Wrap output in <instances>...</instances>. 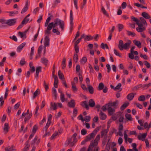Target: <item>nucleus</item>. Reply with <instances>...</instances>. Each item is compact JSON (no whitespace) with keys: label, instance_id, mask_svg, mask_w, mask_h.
Segmentation results:
<instances>
[{"label":"nucleus","instance_id":"8","mask_svg":"<svg viewBox=\"0 0 151 151\" xmlns=\"http://www.w3.org/2000/svg\"><path fill=\"white\" fill-rule=\"evenodd\" d=\"M42 68L41 66H39L36 68V73L35 76V78H37L38 77L39 72H41Z\"/></svg>","mask_w":151,"mask_h":151},{"label":"nucleus","instance_id":"44","mask_svg":"<svg viewBox=\"0 0 151 151\" xmlns=\"http://www.w3.org/2000/svg\"><path fill=\"white\" fill-rule=\"evenodd\" d=\"M151 85V83H149L147 84H144L142 85V88H144L145 89H147Z\"/></svg>","mask_w":151,"mask_h":151},{"label":"nucleus","instance_id":"23","mask_svg":"<svg viewBox=\"0 0 151 151\" xmlns=\"http://www.w3.org/2000/svg\"><path fill=\"white\" fill-rule=\"evenodd\" d=\"M88 91L91 94H93L94 92V89L93 87L89 84L87 85Z\"/></svg>","mask_w":151,"mask_h":151},{"label":"nucleus","instance_id":"26","mask_svg":"<svg viewBox=\"0 0 151 151\" xmlns=\"http://www.w3.org/2000/svg\"><path fill=\"white\" fill-rule=\"evenodd\" d=\"M122 86V84L120 83H119L114 88V90L115 91H117L119 90V91H122V88H121Z\"/></svg>","mask_w":151,"mask_h":151},{"label":"nucleus","instance_id":"40","mask_svg":"<svg viewBox=\"0 0 151 151\" xmlns=\"http://www.w3.org/2000/svg\"><path fill=\"white\" fill-rule=\"evenodd\" d=\"M60 0H55L54 2V3L52 4V7L54 8L56 6L57 4L58 3H60Z\"/></svg>","mask_w":151,"mask_h":151},{"label":"nucleus","instance_id":"47","mask_svg":"<svg viewBox=\"0 0 151 151\" xmlns=\"http://www.w3.org/2000/svg\"><path fill=\"white\" fill-rule=\"evenodd\" d=\"M127 35L129 36H132L134 37L135 36L136 34L134 32H132L129 31H127Z\"/></svg>","mask_w":151,"mask_h":151},{"label":"nucleus","instance_id":"20","mask_svg":"<svg viewBox=\"0 0 151 151\" xmlns=\"http://www.w3.org/2000/svg\"><path fill=\"white\" fill-rule=\"evenodd\" d=\"M134 97V94L133 93H131L128 94L127 96V99L129 101L132 100Z\"/></svg>","mask_w":151,"mask_h":151},{"label":"nucleus","instance_id":"17","mask_svg":"<svg viewBox=\"0 0 151 151\" xmlns=\"http://www.w3.org/2000/svg\"><path fill=\"white\" fill-rule=\"evenodd\" d=\"M100 118L101 120H104L106 118V115L103 113L101 111L100 113L99 114Z\"/></svg>","mask_w":151,"mask_h":151},{"label":"nucleus","instance_id":"54","mask_svg":"<svg viewBox=\"0 0 151 151\" xmlns=\"http://www.w3.org/2000/svg\"><path fill=\"white\" fill-rule=\"evenodd\" d=\"M101 10L102 12H103V14L104 15H106L107 16H109L108 14L106 12V11L104 7L103 6H102L101 7Z\"/></svg>","mask_w":151,"mask_h":151},{"label":"nucleus","instance_id":"35","mask_svg":"<svg viewBox=\"0 0 151 151\" xmlns=\"http://www.w3.org/2000/svg\"><path fill=\"white\" fill-rule=\"evenodd\" d=\"M27 32V31H26L24 32V33H23L21 32H18V34L19 36H20V37L21 38H24L25 37V38H26V35L25 33Z\"/></svg>","mask_w":151,"mask_h":151},{"label":"nucleus","instance_id":"6","mask_svg":"<svg viewBox=\"0 0 151 151\" xmlns=\"http://www.w3.org/2000/svg\"><path fill=\"white\" fill-rule=\"evenodd\" d=\"M50 38L48 35H47L45 38L44 45L45 47H49L50 45Z\"/></svg>","mask_w":151,"mask_h":151},{"label":"nucleus","instance_id":"63","mask_svg":"<svg viewBox=\"0 0 151 151\" xmlns=\"http://www.w3.org/2000/svg\"><path fill=\"white\" fill-rule=\"evenodd\" d=\"M134 52H130L129 54V57L131 59H133L134 58L133 55Z\"/></svg>","mask_w":151,"mask_h":151},{"label":"nucleus","instance_id":"15","mask_svg":"<svg viewBox=\"0 0 151 151\" xmlns=\"http://www.w3.org/2000/svg\"><path fill=\"white\" fill-rule=\"evenodd\" d=\"M68 105L70 107L74 108L75 106V101L73 99L71 100L70 102L68 103Z\"/></svg>","mask_w":151,"mask_h":151},{"label":"nucleus","instance_id":"30","mask_svg":"<svg viewBox=\"0 0 151 151\" xmlns=\"http://www.w3.org/2000/svg\"><path fill=\"white\" fill-rule=\"evenodd\" d=\"M129 102L124 103L120 107L121 110H124L129 105Z\"/></svg>","mask_w":151,"mask_h":151},{"label":"nucleus","instance_id":"49","mask_svg":"<svg viewBox=\"0 0 151 151\" xmlns=\"http://www.w3.org/2000/svg\"><path fill=\"white\" fill-rule=\"evenodd\" d=\"M78 114V110L76 109L75 108L74 109L73 111V117H76Z\"/></svg>","mask_w":151,"mask_h":151},{"label":"nucleus","instance_id":"46","mask_svg":"<svg viewBox=\"0 0 151 151\" xmlns=\"http://www.w3.org/2000/svg\"><path fill=\"white\" fill-rule=\"evenodd\" d=\"M78 56L77 54H75L73 56V60L75 61V62L77 63L78 60Z\"/></svg>","mask_w":151,"mask_h":151},{"label":"nucleus","instance_id":"55","mask_svg":"<svg viewBox=\"0 0 151 151\" xmlns=\"http://www.w3.org/2000/svg\"><path fill=\"white\" fill-rule=\"evenodd\" d=\"M26 63V62L25 60V59L24 58H22L20 62V64L21 66L23 65Z\"/></svg>","mask_w":151,"mask_h":151},{"label":"nucleus","instance_id":"39","mask_svg":"<svg viewBox=\"0 0 151 151\" xmlns=\"http://www.w3.org/2000/svg\"><path fill=\"white\" fill-rule=\"evenodd\" d=\"M104 87V85L103 83H100L98 86V90L99 91L103 89Z\"/></svg>","mask_w":151,"mask_h":151},{"label":"nucleus","instance_id":"16","mask_svg":"<svg viewBox=\"0 0 151 151\" xmlns=\"http://www.w3.org/2000/svg\"><path fill=\"white\" fill-rule=\"evenodd\" d=\"M95 105L94 101L93 99H90L88 102V106L91 107H94Z\"/></svg>","mask_w":151,"mask_h":151},{"label":"nucleus","instance_id":"31","mask_svg":"<svg viewBox=\"0 0 151 151\" xmlns=\"http://www.w3.org/2000/svg\"><path fill=\"white\" fill-rule=\"evenodd\" d=\"M40 93V91L39 89H37L33 94V99H35L38 95Z\"/></svg>","mask_w":151,"mask_h":151},{"label":"nucleus","instance_id":"52","mask_svg":"<svg viewBox=\"0 0 151 151\" xmlns=\"http://www.w3.org/2000/svg\"><path fill=\"white\" fill-rule=\"evenodd\" d=\"M142 85L141 84H139L135 86L133 88V90H137L141 87H142Z\"/></svg>","mask_w":151,"mask_h":151},{"label":"nucleus","instance_id":"38","mask_svg":"<svg viewBox=\"0 0 151 151\" xmlns=\"http://www.w3.org/2000/svg\"><path fill=\"white\" fill-rule=\"evenodd\" d=\"M101 47L103 49H104L105 48L108 49H109V47L106 44H104L103 43H102L101 44Z\"/></svg>","mask_w":151,"mask_h":151},{"label":"nucleus","instance_id":"61","mask_svg":"<svg viewBox=\"0 0 151 151\" xmlns=\"http://www.w3.org/2000/svg\"><path fill=\"white\" fill-rule=\"evenodd\" d=\"M87 61V59L86 57H83L82 58L81 60V63H83H83H85Z\"/></svg>","mask_w":151,"mask_h":151},{"label":"nucleus","instance_id":"34","mask_svg":"<svg viewBox=\"0 0 151 151\" xmlns=\"http://www.w3.org/2000/svg\"><path fill=\"white\" fill-rule=\"evenodd\" d=\"M58 75L60 79H65L63 74L62 73L60 70L58 71Z\"/></svg>","mask_w":151,"mask_h":151},{"label":"nucleus","instance_id":"22","mask_svg":"<svg viewBox=\"0 0 151 151\" xmlns=\"http://www.w3.org/2000/svg\"><path fill=\"white\" fill-rule=\"evenodd\" d=\"M142 15L145 18L149 19L151 17L147 13L144 12L142 14Z\"/></svg>","mask_w":151,"mask_h":151},{"label":"nucleus","instance_id":"10","mask_svg":"<svg viewBox=\"0 0 151 151\" xmlns=\"http://www.w3.org/2000/svg\"><path fill=\"white\" fill-rule=\"evenodd\" d=\"M95 136L93 133H91L86 137V141L88 142L90 141L92 139L94 138Z\"/></svg>","mask_w":151,"mask_h":151},{"label":"nucleus","instance_id":"32","mask_svg":"<svg viewBox=\"0 0 151 151\" xmlns=\"http://www.w3.org/2000/svg\"><path fill=\"white\" fill-rule=\"evenodd\" d=\"M66 59L65 58H64L63 59V61L61 64V66L63 69H64L66 67Z\"/></svg>","mask_w":151,"mask_h":151},{"label":"nucleus","instance_id":"58","mask_svg":"<svg viewBox=\"0 0 151 151\" xmlns=\"http://www.w3.org/2000/svg\"><path fill=\"white\" fill-rule=\"evenodd\" d=\"M91 119V117L89 116H86L85 117V118L84 119V121L86 122H88Z\"/></svg>","mask_w":151,"mask_h":151},{"label":"nucleus","instance_id":"43","mask_svg":"<svg viewBox=\"0 0 151 151\" xmlns=\"http://www.w3.org/2000/svg\"><path fill=\"white\" fill-rule=\"evenodd\" d=\"M118 27L119 32L121 31L124 28V26L122 24H118Z\"/></svg>","mask_w":151,"mask_h":151},{"label":"nucleus","instance_id":"18","mask_svg":"<svg viewBox=\"0 0 151 151\" xmlns=\"http://www.w3.org/2000/svg\"><path fill=\"white\" fill-rule=\"evenodd\" d=\"M30 15V14H28L24 18L22 22V24H26L29 22V19L27 18L29 17Z\"/></svg>","mask_w":151,"mask_h":151},{"label":"nucleus","instance_id":"51","mask_svg":"<svg viewBox=\"0 0 151 151\" xmlns=\"http://www.w3.org/2000/svg\"><path fill=\"white\" fill-rule=\"evenodd\" d=\"M52 31L53 33H56V35H59L60 34V32L58 30L55 28H53Z\"/></svg>","mask_w":151,"mask_h":151},{"label":"nucleus","instance_id":"36","mask_svg":"<svg viewBox=\"0 0 151 151\" xmlns=\"http://www.w3.org/2000/svg\"><path fill=\"white\" fill-rule=\"evenodd\" d=\"M101 127V126L97 127L92 132L93 133L94 136H95L99 130L100 129Z\"/></svg>","mask_w":151,"mask_h":151},{"label":"nucleus","instance_id":"14","mask_svg":"<svg viewBox=\"0 0 151 151\" xmlns=\"http://www.w3.org/2000/svg\"><path fill=\"white\" fill-rule=\"evenodd\" d=\"M26 44L25 42H23L20 45L17 47V51L18 52H20L23 47L25 46Z\"/></svg>","mask_w":151,"mask_h":151},{"label":"nucleus","instance_id":"42","mask_svg":"<svg viewBox=\"0 0 151 151\" xmlns=\"http://www.w3.org/2000/svg\"><path fill=\"white\" fill-rule=\"evenodd\" d=\"M73 14L72 10H70V22H73Z\"/></svg>","mask_w":151,"mask_h":151},{"label":"nucleus","instance_id":"25","mask_svg":"<svg viewBox=\"0 0 151 151\" xmlns=\"http://www.w3.org/2000/svg\"><path fill=\"white\" fill-rule=\"evenodd\" d=\"M93 37L91 36L90 35H85V37H84V41H90L93 40Z\"/></svg>","mask_w":151,"mask_h":151},{"label":"nucleus","instance_id":"60","mask_svg":"<svg viewBox=\"0 0 151 151\" xmlns=\"http://www.w3.org/2000/svg\"><path fill=\"white\" fill-rule=\"evenodd\" d=\"M74 49L76 52V54L78 53L79 51V47L78 45H74Z\"/></svg>","mask_w":151,"mask_h":151},{"label":"nucleus","instance_id":"33","mask_svg":"<svg viewBox=\"0 0 151 151\" xmlns=\"http://www.w3.org/2000/svg\"><path fill=\"white\" fill-rule=\"evenodd\" d=\"M72 88L73 91H77V89L75 85V83L73 82L71 83Z\"/></svg>","mask_w":151,"mask_h":151},{"label":"nucleus","instance_id":"5","mask_svg":"<svg viewBox=\"0 0 151 151\" xmlns=\"http://www.w3.org/2000/svg\"><path fill=\"white\" fill-rule=\"evenodd\" d=\"M148 129H149L148 128L147 130V132H148ZM147 135V132H146V133L142 134L141 136L139 135H138L137 136V138L139 140H141L142 141H144L145 140V138Z\"/></svg>","mask_w":151,"mask_h":151},{"label":"nucleus","instance_id":"1","mask_svg":"<svg viewBox=\"0 0 151 151\" xmlns=\"http://www.w3.org/2000/svg\"><path fill=\"white\" fill-rule=\"evenodd\" d=\"M58 25L60 26V27L62 30H63L65 25L64 22L58 18L55 19L54 22L50 23L47 27V29H48V30H51L52 27L53 28H55Z\"/></svg>","mask_w":151,"mask_h":151},{"label":"nucleus","instance_id":"57","mask_svg":"<svg viewBox=\"0 0 151 151\" xmlns=\"http://www.w3.org/2000/svg\"><path fill=\"white\" fill-rule=\"evenodd\" d=\"M65 96L64 94L63 93L61 94L60 95V100L61 101L63 102L65 101Z\"/></svg>","mask_w":151,"mask_h":151},{"label":"nucleus","instance_id":"11","mask_svg":"<svg viewBox=\"0 0 151 151\" xmlns=\"http://www.w3.org/2000/svg\"><path fill=\"white\" fill-rule=\"evenodd\" d=\"M9 124L8 123H6L4 124V130L5 134H7L9 132Z\"/></svg>","mask_w":151,"mask_h":151},{"label":"nucleus","instance_id":"41","mask_svg":"<svg viewBox=\"0 0 151 151\" xmlns=\"http://www.w3.org/2000/svg\"><path fill=\"white\" fill-rule=\"evenodd\" d=\"M126 118L129 121H132V119L131 114H126L125 115Z\"/></svg>","mask_w":151,"mask_h":151},{"label":"nucleus","instance_id":"4","mask_svg":"<svg viewBox=\"0 0 151 151\" xmlns=\"http://www.w3.org/2000/svg\"><path fill=\"white\" fill-rule=\"evenodd\" d=\"M100 139V135L99 134H98L96 136L95 139L93 142L91 143L90 145V146H94L95 145H97L98 141Z\"/></svg>","mask_w":151,"mask_h":151},{"label":"nucleus","instance_id":"27","mask_svg":"<svg viewBox=\"0 0 151 151\" xmlns=\"http://www.w3.org/2000/svg\"><path fill=\"white\" fill-rule=\"evenodd\" d=\"M6 151H16V149H14L13 145H12L11 147H8L5 148Z\"/></svg>","mask_w":151,"mask_h":151},{"label":"nucleus","instance_id":"56","mask_svg":"<svg viewBox=\"0 0 151 151\" xmlns=\"http://www.w3.org/2000/svg\"><path fill=\"white\" fill-rule=\"evenodd\" d=\"M38 129L37 126L36 125H35L33 127L32 129V132L34 133H35Z\"/></svg>","mask_w":151,"mask_h":151},{"label":"nucleus","instance_id":"37","mask_svg":"<svg viewBox=\"0 0 151 151\" xmlns=\"http://www.w3.org/2000/svg\"><path fill=\"white\" fill-rule=\"evenodd\" d=\"M51 107L54 110H56L57 109V104L55 103L51 102L50 103Z\"/></svg>","mask_w":151,"mask_h":151},{"label":"nucleus","instance_id":"53","mask_svg":"<svg viewBox=\"0 0 151 151\" xmlns=\"http://www.w3.org/2000/svg\"><path fill=\"white\" fill-rule=\"evenodd\" d=\"M131 19L132 20L136 22V23L138 22H140V21L137 18H135L133 16L131 17Z\"/></svg>","mask_w":151,"mask_h":151},{"label":"nucleus","instance_id":"19","mask_svg":"<svg viewBox=\"0 0 151 151\" xmlns=\"http://www.w3.org/2000/svg\"><path fill=\"white\" fill-rule=\"evenodd\" d=\"M118 103V101L116 100L115 102L109 103L106 104V105H107L108 106H116V104Z\"/></svg>","mask_w":151,"mask_h":151},{"label":"nucleus","instance_id":"7","mask_svg":"<svg viewBox=\"0 0 151 151\" xmlns=\"http://www.w3.org/2000/svg\"><path fill=\"white\" fill-rule=\"evenodd\" d=\"M16 19H11L7 20V24L9 26H12L14 25L16 23Z\"/></svg>","mask_w":151,"mask_h":151},{"label":"nucleus","instance_id":"9","mask_svg":"<svg viewBox=\"0 0 151 151\" xmlns=\"http://www.w3.org/2000/svg\"><path fill=\"white\" fill-rule=\"evenodd\" d=\"M28 0H27L26 2L25 5V6L23 8L21 12V14H23L24 12L27 11L29 7L28 5Z\"/></svg>","mask_w":151,"mask_h":151},{"label":"nucleus","instance_id":"13","mask_svg":"<svg viewBox=\"0 0 151 151\" xmlns=\"http://www.w3.org/2000/svg\"><path fill=\"white\" fill-rule=\"evenodd\" d=\"M107 109L108 114L110 116L112 115L115 111V109H112L111 107L107 106Z\"/></svg>","mask_w":151,"mask_h":151},{"label":"nucleus","instance_id":"2","mask_svg":"<svg viewBox=\"0 0 151 151\" xmlns=\"http://www.w3.org/2000/svg\"><path fill=\"white\" fill-rule=\"evenodd\" d=\"M77 135V134L75 133L73 134L71 138H68L65 143V146H67L70 144V147H73L77 142L76 138Z\"/></svg>","mask_w":151,"mask_h":151},{"label":"nucleus","instance_id":"3","mask_svg":"<svg viewBox=\"0 0 151 151\" xmlns=\"http://www.w3.org/2000/svg\"><path fill=\"white\" fill-rule=\"evenodd\" d=\"M132 41L130 40H128L127 42L124 44L123 41L122 40H120L119 41L118 47L120 50H122L124 49L125 50H128Z\"/></svg>","mask_w":151,"mask_h":151},{"label":"nucleus","instance_id":"50","mask_svg":"<svg viewBox=\"0 0 151 151\" xmlns=\"http://www.w3.org/2000/svg\"><path fill=\"white\" fill-rule=\"evenodd\" d=\"M145 100V97L144 95H142L139 96L138 99V100L139 101H143Z\"/></svg>","mask_w":151,"mask_h":151},{"label":"nucleus","instance_id":"64","mask_svg":"<svg viewBox=\"0 0 151 151\" xmlns=\"http://www.w3.org/2000/svg\"><path fill=\"white\" fill-rule=\"evenodd\" d=\"M144 64L148 68H149L150 67V64L147 61H145L144 62Z\"/></svg>","mask_w":151,"mask_h":151},{"label":"nucleus","instance_id":"28","mask_svg":"<svg viewBox=\"0 0 151 151\" xmlns=\"http://www.w3.org/2000/svg\"><path fill=\"white\" fill-rule=\"evenodd\" d=\"M41 62L42 63L44 64L45 66H47L48 63V60L46 58H42L41 59Z\"/></svg>","mask_w":151,"mask_h":151},{"label":"nucleus","instance_id":"62","mask_svg":"<svg viewBox=\"0 0 151 151\" xmlns=\"http://www.w3.org/2000/svg\"><path fill=\"white\" fill-rule=\"evenodd\" d=\"M110 145L109 143H108L107 144L105 149L107 151H109L110 149Z\"/></svg>","mask_w":151,"mask_h":151},{"label":"nucleus","instance_id":"21","mask_svg":"<svg viewBox=\"0 0 151 151\" xmlns=\"http://www.w3.org/2000/svg\"><path fill=\"white\" fill-rule=\"evenodd\" d=\"M52 95L53 96H54L55 99L56 100L57 97L56 90L54 87L52 88Z\"/></svg>","mask_w":151,"mask_h":151},{"label":"nucleus","instance_id":"24","mask_svg":"<svg viewBox=\"0 0 151 151\" xmlns=\"http://www.w3.org/2000/svg\"><path fill=\"white\" fill-rule=\"evenodd\" d=\"M133 42L139 48L141 47V44L140 41H138L136 40H134L133 41Z\"/></svg>","mask_w":151,"mask_h":151},{"label":"nucleus","instance_id":"59","mask_svg":"<svg viewBox=\"0 0 151 151\" xmlns=\"http://www.w3.org/2000/svg\"><path fill=\"white\" fill-rule=\"evenodd\" d=\"M140 19L141 22L144 24L145 25H147V22L145 20L144 18L141 17H140Z\"/></svg>","mask_w":151,"mask_h":151},{"label":"nucleus","instance_id":"29","mask_svg":"<svg viewBox=\"0 0 151 151\" xmlns=\"http://www.w3.org/2000/svg\"><path fill=\"white\" fill-rule=\"evenodd\" d=\"M26 146L23 149V151H27L29 149V145H28V141H27L25 143Z\"/></svg>","mask_w":151,"mask_h":151},{"label":"nucleus","instance_id":"45","mask_svg":"<svg viewBox=\"0 0 151 151\" xmlns=\"http://www.w3.org/2000/svg\"><path fill=\"white\" fill-rule=\"evenodd\" d=\"M114 53L117 56L120 58L122 57L121 54L118 52L117 50L116 49H114Z\"/></svg>","mask_w":151,"mask_h":151},{"label":"nucleus","instance_id":"48","mask_svg":"<svg viewBox=\"0 0 151 151\" xmlns=\"http://www.w3.org/2000/svg\"><path fill=\"white\" fill-rule=\"evenodd\" d=\"M43 86L45 87V91H47L49 88L48 84H47L45 81H44Z\"/></svg>","mask_w":151,"mask_h":151},{"label":"nucleus","instance_id":"12","mask_svg":"<svg viewBox=\"0 0 151 151\" xmlns=\"http://www.w3.org/2000/svg\"><path fill=\"white\" fill-rule=\"evenodd\" d=\"M81 105L83 108H86V110H88L89 109L88 105L87 104L86 101H82Z\"/></svg>","mask_w":151,"mask_h":151}]
</instances>
